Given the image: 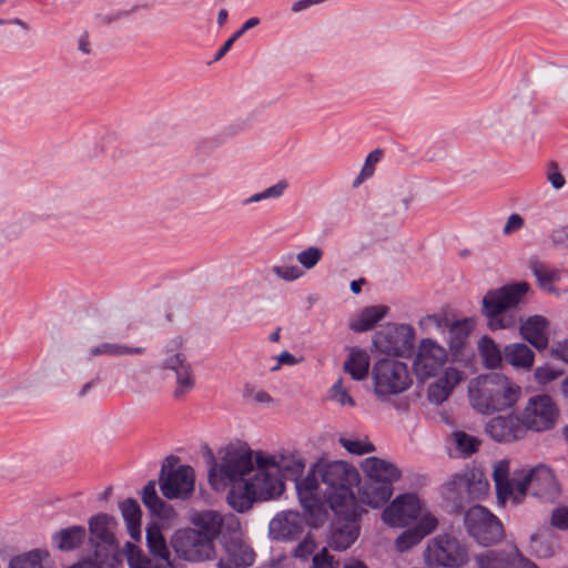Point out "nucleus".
Here are the masks:
<instances>
[{
	"mask_svg": "<svg viewBox=\"0 0 568 568\" xmlns=\"http://www.w3.org/2000/svg\"><path fill=\"white\" fill-rule=\"evenodd\" d=\"M471 407L485 415L513 407L520 395V387L499 373L479 375L469 383Z\"/></svg>",
	"mask_w": 568,
	"mask_h": 568,
	"instance_id": "1",
	"label": "nucleus"
},
{
	"mask_svg": "<svg viewBox=\"0 0 568 568\" xmlns=\"http://www.w3.org/2000/svg\"><path fill=\"white\" fill-rule=\"evenodd\" d=\"M318 475L322 483L327 486L323 495L333 511L345 513L354 510L358 503L353 487L358 483L357 470L346 462H331L318 465Z\"/></svg>",
	"mask_w": 568,
	"mask_h": 568,
	"instance_id": "2",
	"label": "nucleus"
},
{
	"mask_svg": "<svg viewBox=\"0 0 568 568\" xmlns=\"http://www.w3.org/2000/svg\"><path fill=\"white\" fill-rule=\"evenodd\" d=\"M529 284L519 282L487 292L483 300V313L488 318L490 329H501L511 326L513 321L504 313L515 307L527 294Z\"/></svg>",
	"mask_w": 568,
	"mask_h": 568,
	"instance_id": "3",
	"label": "nucleus"
},
{
	"mask_svg": "<svg viewBox=\"0 0 568 568\" xmlns=\"http://www.w3.org/2000/svg\"><path fill=\"white\" fill-rule=\"evenodd\" d=\"M227 494L229 505L239 513L248 510L256 500H268L278 496L283 487L275 479L264 477L231 481Z\"/></svg>",
	"mask_w": 568,
	"mask_h": 568,
	"instance_id": "4",
	"label": "nucleus"
},
{
	"mask_svg": "<svg viewBox=\"0 0 568 568\" xmlns=\"http://www.w3.org/2000/svg\"><path fill=\"white\" fill-rule=\"evenodd\" d=\"M374 393L381 400L398 395L409 388L412 378L405 363L392 359H378L372 369Z\"/></svg>",
	"mask_w": 568,
	"mask_h": 568,
	"instance_id": "5",
	"label": "nucleus"
},
{
	"mask_svg": "<svg viewBox=\"0 0 568 568\" xmlns=\"http://www.w3.org/2000/svg\"><path fill=\"white\" fill-rule=\"evenodd\" d=\"M518 503L530 494L542 501L554 503L561 493L560 486L552 473L546 465H537L529 469H521L520 476L515 478Z\"/></svg>",
	"mask_w": 568,
	"mask_h": 568,
	"instance_id": "6",
	"label": "nucleus"
},
{
	"mask_svg": "<svg viewBox=\"0 0 568 568\" xmlns=\"http://www.w3.org/2000/svg\"><path fill=\"white\" fill-rule=\"evenodd\" d=\"M213 465L209 470V481L214 488L225 483L246 479L254 470L253 453L248 448L229 447L219 465L212 457Z\"/></svg>",
	"mask_w": 568,
	"mask_h": 568,
	"instance_id": "7",
	"label": "nucleus"
},
{
	"mask_svg": "<svg viewBox=\"0 0 568 568\" xmlns=\"http://www.w3.org/2000/svg\"><path fill=\"white\" fill-rule=\"evenodd\" d=\"M468 558L467 549L459 540L448 534L432 538L424 550V560L428 567H460Z\"/></svg>",
	"mask_w": 568,
	"mask_h": 568,
	"instance_id": "8",
	"label": "nucleus"
},
{
	"mask_svg": "<svg viewBox=\"0 0 568 568\" xmlns=\"http://www.w3.org/2000/svg\"><path fill=\"white\" fill-rule=\"evenodd\" d=\"M115 525L116 520L108 514H98L89 520L90 541L94 547L95 559L111 568L118 548L113 534Z\"/></svg>",
	"mask_w": 568,
	"mask_h": 568,
	"instance_id": "9",
	"label": "nucleus"
},
{
	"mask_svg": "<svg viewBox=\"0 0 568 568\" xmlns=\"http://www.w3.org/2000/svg\"><path fill=\"white\" fill-rule=\"evenodd\" d=\"M464 521L469 536L479 545L490 546L504 537L500 520L483 506L470 507L465 514Z\"/></svg>",
	"mask_w": 568,
	"mask_h": 568,
	"instance_id": "10",
	"label": "nucleus"
},
{
	"mask_svg": "<svg viewBox=\"0 0 568 568\" xmlns=\"http://www.w3.org/2000/svg\"><path fill=\"white\" fill-rule=\"evenodd\" d=\"M381 353L398 357H408L413 353L415 329L408 324H387L373 339Z\"/></svg>",
	"mask_w": 568,
	"mask_h": 568,
	"instance_id": "11",
	"label": "nucleus"
},
{
	"mask_svg": "<svg viewBox=\"0 0 568 568\" xmlns=\"http://www.w3.org/2000/svg\"><path fill=\"white\" fill-rule=\"evenodd\" d=\"M318 476V465H315L305 477L300 476L294 480L300 504L313 527H318L326 514L321 498Z\"/></svg>",
	"mask_w": 568,
	"mask_h": 568,
	"instance_id": "12",
	"label": "nucleus"
},
{
	"mask_svg": "<svg viewBox=\"0 0 568 568\" xmlns=\"http://www.w3.org/2000/svg\"><path fill=\"white\" fill-rule=\"evenodd\" d=\"M558 416L559 410L552 398L548 395H537L528 399L521 420L526 432L541 433L554 428Z\"/></svg>",
	"mask_w": 568,
	"mask_h": 568,
	"instance_id": "13",
	"label": "nucleus"
},
{
	"mask_svg": "<svg viewBox=\"0 0 568 568\" xmlns=\"http://www.w3.org/2000/svg\"><path fill=\"white\" fill-rule=\"evenodd\" d=\"M146 544L150 552L154 557L163 560V562H155L138 551L136 554H131L129 557V562L132 568H172L171 552L162 535L161 527L158 524L148 526Z\"/></svg>",
	"mask_w": 568,
	"mask_h": 568,
	"instance_id": "14",
	"label": "nucleus"
},
{
	"mask_svg": "<svg viewBox=\"0 0 568 568\" xmlns=\"http://www.w3.org/2000/svg\"><path fill=\"white\" fill-rule=\"evenodd\" d=\"M345 513L334 511L336 520L332 525L329 546L337 551L349 548L358 538V520L362 515V507L354 506V510L346 509Z\"/></svg>",
	"mask_w": 568,
	"mask_h": 568,
	"instance_id": "15",
	"label": "nucleus"
},
{
	"mask_svg": "<svg viewBox=\"0 0 568 568\" xmlns=\"http://www.w3.org/2000/svg\"><path fill=\"white\" fill-rule=\"evenodd\" d=\"M160 489L168 499H187L194 491V469L187 465H181L165 473L162 467L160 475Z\"/></svg>",
	"mask_w": 568,
	"mask_h": 568,
	"instance_id": "16",
	"label": "nucleus"
},
{
	"mask_svg": "<svg viewBox=\"0 0 568 568\" xmlns=\"http://www.w3.org/2000/svg\"><path fill=\"white\" fill-rule=\"evenodd\" d=\"M447 361L446 349L432 338L420 341L413 363L414 372L419 379L436 376Z\"/></svg>",
	"mask_w": 568,
	"mask_h": 568,
	"instance_id": "17",
	"label": "nucleus"
},
{
	"mask_svg": "<svg viewBox=\"0 0 568 568\" xmlns=\"http://www.w3.org/2000/svg\"><path fill=\"white\" fill-rule=\"evenodd\" d=\"M422 515V505L414 494H403L396 497L382 514L385 524L393 527H404Z\"/></svg>",
	"mask_w": 568,
	"mask_h": 568,
	"instance_id": "18",
	"label": "nucleus"
},
{
	"mask_svg": "<svg viewBox=\"0 0 568 568\" xmlns=\"http://www.w3.org/2000/svg\"><path fill=\"white\" fill-rule=\"evenodd\" d=\"M305 525L313 527L306 513L301 515L298 511L288 510L273 518L270 529L276 539L296 540L301 537Z\"/></svg>",
	"mask_w": 568,
	"mask_h": 568,
	"instance_id": "19",
	"label": "nucleus"
},
{
	"mask_svg": "<svg viewBox=\"0 0 568 568\" xmlns=\"http://www.w3.org/2000/svg\"><path fill=\"white\" fill-rule=\"evenodd\" d=\"M163 368L175 373L173 397L179 400L183 399L195 386V376L185 356L181 353L168 356L164 359Z\"/></svg>",
	"mask_w": 568,
	"mask_h": 568,
	"instance_id": "20",
	"label": "nucleus"
},
{
	"mask_svg": "<svg viewBox=\"0 0 568 568\" xmlns=\"http://www.w3.org/2000/svg\"><path fill=\"white\" fill-rule=\"evenodd\" d=\"M486 432L499 443L524 438L527 433L521 418L514 414L491 418L486 426Z\"/></svg>",
	"mask_w": 568,
	"mask_h": 568,
	"instance_id": "21",
	"label": "nucleus"
},
{
	"mask_svg": "<svg viewBox=\"0 0 568 568\" xmlns=\"http://www.w3.org/2000/svg\"><path fill=\"white\" fill-rule=\"evenodd\" d=\"M438 525V520L430 514H423L417 524L403 531L395 540L396 550L404 552L416 546L426 536L432 534Z\"/></svg>",
	"mask_w": 568,
	"mask_h": 568,
	"instance_id": "22",
	"label": "nucleus"
},
{
	"mask_svg": "<svg viewBox=\"0 0 568 568\" xmlns=\"http://www.w3.org/2000/svg\"><path fill=\"white\" fill-rule=\"evenodd\" d=\"M362 470L375 484L388 486H392L402 476V471L396 465L378 457H368L363 460Z\"/></svg>",
	"mask_w": 568,
	"mask_h": 568,
	"instance_id": "23",
	"label": "nucleus"
},
{
	"mask_svg": "<svg viewBox=\"0 0 568 568\" xmlns=\"http://www.w3.org/2000/svg\"><path fill=\"white\" fill-rule=\"evenodd\" d=\"M517 476H520V471H516L513 478H509V462L506 459L499 460L494 466L493 477L496 486L497 498L500 504L504 505L510 499L514 504H518L515 481Z\"/></svg>",
	"mask_w": 568,
	"mask_h": 568,
	"instance_id": "24",
	"label": "nucleus"
},
{
	"mask_svg": "<svg viewBox=\"0 0 568 568\" xmlns=\"http://www.w3.org/2000/svg\"><path fill=\"white\" fill-rule=\"evenodd\" d=\"M548 322L540 315L527 318L520 326V334L537 349H545L548 346Z\"/></svg>",
	"mask_w": 568,
	"mask_h": 568,
	"instance_id": "25",
	"label": "nucleus"
},
{
	"mask_svg": "<svg viewBox=\"0 0 568 568\" xmlns=\"http://www.w3.org/2000/svg\"><path fill=\"white\" fill-rule=\"evenodd\" d=\"M463 379V373L457 368H447L444 375L428 388V398L432 403H444L456 385Z\"/></svg>",
	"mask_w": 568,
	"mask_h": 568,
	"instance_id": "26",
	"label": "nucleus"
},
{
	"mask_svg": "<svg viewBox=\"0 0 568 568\" xmlns=\"http://www.w3.org/2000/svg\"><path fill=\"white\" fill-rule=\"evenodd\" d=\"M206 537L207 536L191 529L183 532V539L186 547L185 555L189 559L201 561L211 558L214 550V539H210L207 541L205 540Z\"/></svg>",
	"mask_w": 568,
	"mask_h": 568,
	"instance_id": "27",
	"label": "nucleus"
},
{
	"mask_svg": "<svg viewBox=\"0 0 568 568\" xmlns=\"http://www.w3.org/2000/svg\"><path fill=\"white\" fill-rule=\"evenodd\" d=\"M477 568H515L514 547L507 549H487L474 557Z\"/></svg>",
	"mask_w": 568,
	"mask_h": 568,
	"instance_id": "28",
	"label": "nucleus"
},
{
	"mask_svg": "<svg viewBox=\"0 0 568 568\" xmlns=\"http://www.w3.org/2000/svg\"><path fill=\"white\" fill-rule=\"evenodd\" d=\"M194 531L207 536L205 540L215 539L223 525L222 516L215 510H204L192 516Z\"/></svg>",
	"mask_w": 568,
	"mask_h": 568,
	"instance_id": "29",
	"label": "nucleus"
},
{
	"mask_svg": "<svg viewBox=\"0 0 568 568\" xmlns=\"http://www.w3.org/2000/svg\"><path fill=\"white\" fill-rule=\"evenodd\" d=\"M87 538L83 526H71L60 529L52 535V545L61 551H72L79 548Z\"/></svg>",
	"mask_w": 568,
	"mask_h": 568,
	"instance_id": "30",
	"label": "nucleus"
},
{
	"mask_svg": "<svg viewBox=\"0 0 568 568\" xmlns=\"http://www.w3.org/2000/svg\"><path fill=\"white\" fill-rule=\"evenodd\" d=\"M120 510L130 537L136 541L140 540L142 511L139 503L133 498H126L120 504Z\"/></svg>",
	"mask_w": 568,
	"mask_h": 568,
	"instance_id": "31",
	"label": "nucleus"
},
{
	"mask_svg": "<svg viewBox=\"0 0 568 568\" xmlns=\"http://www.w3.org/2000/svg\"><path fill=\"white\" fill-rule=\"evenodd\" d=\"M388 312L385 305L368 306L362 310L358 317L349 324L351 329L363 333L372 329Z\"/></svg>",
	"mask_w": 568,
	"mask_h": 568,
	"instance_id": "32",
	"label": "nucleus"
},
{
	"mask_svg": "<svg viewBox=\"0 0 568 568\" xmlns=\"http://www.w3.org/2000/svg\"><path fill=\"white\" fill-rule=\"evenodd\" d=\"M534 358V352L521 343L507 345L504 349V359L514 367L529 369Z\"/></svg>",
	"mask_w": 568,
	"mask_h": 568,
	"instance_id": "33",
	"label": "nucleus"
},
{
	"mask_svg": "<svg viewBox=\"0 0 568 568\" xmlns=\"http://www.w3.org/2000/svg\"><path fill=\"white\" fill-rule=\"evenodd\" d=\"M474 322L469 318L452 322L448 327V343L454 353H458L465 346L470 332L473 331Z\"/></svg>",
	"mask_w": 568,
	"mask_h": 568,
	"instance_id": "34",
	"label": "nucleus"
},
{
	"mask_svg": "<svg viewBox=\"0 0 568 568\" xmlns=\"http://www.w3.org/2000/svg\"><path fill=\"white\" fill-rule=\"evenodd\" d=\"M369 369V356L363 349H353L344 363V371L355 381L364 379Z\"/></svg>",
	"mask_w": 568,
	"mask_h": 568,
	"instance_id": "35",
	"label": "nucleus"
},
{
	"mask_svg": "<svg viewBox=\"0 0 568 568\" xmlns=\"http://www.w3.org/2000/svg\"><path fill=\"white\" fill-rule=\"evenodd\" d=\"M393 494L392 486L368 485L362 489L361 499L364 504L378 508L386 504Z\"/></svg>",
	"mask_w": 568,
	"mask_h": 568,
	"instance_id": "36",
	"label": "nucleus"
},
{
	"mask_svg": "<svg viewBox=\"0 0 568 568\" xmlns=\"http://www.w3.org/2000/svg\"><path fill=\"white\" fill-rule=\"evenodd\" d=\"M278 460H280V455L278 456L267 455L262 452L256 453V455H255L256 469L253 470L254 471L253 477L260 478V477H264V475H265L267 478L275 479L280 484V486L284 488V484L281 480V478L276 474H272L270 471L271 469H273L275 471L277 470Z\"/></svg>",
	"mask_w": 568,
	"mask_h": 568,
	"instance_id": "37",
	"label": "nucleus"
},
{
	"mask_svg": "<svg viewBox=\"0 0 568 568\" xmlns=\"http://www.w3.org/2000/svg\"><path fill=\"white\" fill-rule=\"evenodd\" d=\"M530 267L539 286L545 291L555 292L554 283L560 278L559 271L539 261H532Z\"/></svg>",
	"mask_w": 568,
	"mask_h": 568,
	"instance_id": "38",
	"label": "nucleus"
},
{
	"mask_svg": "<svg viewBox=\"0 0 568 568\" xmlns=\"http://www.w3.org/2000/svg\"><path fill=\"white\" fill-rule=\"evenodd\" d=\"M478 351L483 362L488 368H496L500 365L504 358L497 344L489 336H483L478 343Z\"/></svg>",
	"mask_w": 568,
	"mask_h": 568,
	"instance_id": "39",
	"label": "nucleus"
},
{
	"mask_svg": "<svg viewBox=\"0 0 568 568\" xmlns=\"http://www.w3.org/2000/svg\"><path fill=\"white\" fill-rule=\"evenodd\" d=\"M141 498L143 505L152 515L162 516L168 510L165 501L162 500L156 493L155 480L148 481L141 491Z\"/></svg>",
	"mask_w": 568,
	"mask_h": 568,
	"instance_id": "40",
	"label": "nucleus"
},
{
	"mask_svg": "<svg viewBox=\"0 0 568 568\" xmlns=\"http://www.w3.org/2000/svg\"><path fill=\"white\" fill-rule=\"evenodd\" d=\"M305 468V462L301 457L294 455L285 456L280 455L278 466L276 473L288 480H295L302 476Z\"/></svg>",
	"mask_w": 568,
	"mask_h": 568,
	"instance_id": "41",
	"label": "nucleus"
},
{
	"mask_svg": "<svg viewBox=\"0 0 568 568\" xmlns=\"http://www.w3.org/2000/svg\"><path fill=\"white\" fill-rule=\"evenodd\" d=\"M144 348L142 347H129L115 343H101L89 349V357H95L101 355L109 356H122V355H134L142 354Z\"/></svg>",
	"mask_w": 568,
	"mask_h": 568,
	"instance_id": "42",
	"label": "nucleus"
},
{
	"mask_svg": "<svg viewBox=\"0 0 568 568\" xmlns=\"http://www.w3.org/2000/svg\"><path fill=\"white\" fill-rule=\"evenodd\" d=\"M476 477L475 473H467L456 477L458 486L465 487L468 495L473 498H479L481 495H485L489 487L488 481L483 478L481 474L478 475V478Z\"/></svg>",
	"mask_w": 568,
	"mask_h": 568,
	"instance_id": "43",
	"label": "nucleus"
},
{
	"mask_svg": "<svg viewBox=\"0 0 568 568\" xmlns=\"http://www.w3.org/2000/svg\"><path fill=\"white\" fill-rule=\"evenodd\" d=\"M49 556L47 550L33 549L10 560L9 568H44L43 560Z\"/></svg>",
	"mask_w": 568,
	"mask_h": 568,
	"instance_id": "44",
	"label": "nucleus"
},
{
	"mask_svg": "<svg viewBox=\"0 0 568 568\" xmlns=\"http://www.w3.org/2000/svg\"><path fill=\"white\" fill-rule=\"evenodd\" d=\"M456 449L463 457H469L479 449L480 440L463 430H457L452 434Z\"/></svg>",
	"mask_w": 568,
	"mask_h": 568,
	"instance_id": "45",
	"label": "nucleus"
},
{
	"mask_svg": "<svg viewBox=\"0 0 568 568\" xmlns=\"http://www.w3.org/2000/svg\"><path fill=\"white\" fill-rule=\"evenodd\" d=\"M338 443L343 448H345L349 454L353 455L361 456L375 450V446L371 442H368L366 437L364 439H361L341 436L338 438Z\"/></svg>",
	"mask_w": 568,
	"mask_h": 568,
	"instance_id": "46",
	"label": "nucleus"
},
{
	"mask_svg": "<svg viewBox=\"0 0 568 568\" xmlns=\"http://www.w3.org/2000/svg\"><path fill=\"white\" fill-rule=\"evenodd\" d=\"M383 152L381 150L372 151L365 159L364 165L358 176L353 181V186H359L365 180L373 176L376 164L381 161Z\"/></svg>",
	"mask_w": 568,
	"mask_h": 568,
	"instance_id": "47",
	"label": "nucleus"
},
{
	"mask_svg": "<svg viewBox=\"0 0 568 568\" xmlns=\"http://www.w3.org/2000/svg\"><path fill=\"white\" fill-rule=\"evenodd\" d=\"M287 187L288 183L285 180H281L276 184L265 189L264 191L255 193L252 196L245 199L244 204H251L268 199H278L284 194Z\"/></svg>",
	"mask_w": 568,
	"mask_h": 568,
	"instance_id": "48",
	"label": "nucleus"
},
{
	"mask_svg": "<svg viewBox=\"0 0 568 568\" xmlns=\"http://www.w3.org/2000/svg\"><path fill=\"white\" fill-rule=\"evenodd\" d=\"M449 318L443 313H436L432 315H427L419 321V326L423 331L429 332L430 329H436L443 333L445 329H448L450 325Z\"/></svg>",
	"mask_w": 568,
	"mask_h": 568,
	"instance_id": "49",
	"label": "nucleus"
},
{
	"mask_svg": "<svg viewBox=\"0 0 568 568\" xmlns=\"http://www.w3.org/2000/svg\"><path fill=\"white\" fill-rule=\"evenodd\" d=\"M323 250L317 246H308L296 255L297 262L306 270L314 268L323 257Z\"/></svg>",
	"mask_w": 568,
	"mask_h": 568,
	"instance_id": "50",
	"label": "nucleus"
},
{
	"mask_svg": "<svg viewBox=\"0 0 568 568\" xmlns=\"http://www.w3.org/2000/svg\"><path fill=\"white\" fill-rule=\"evenodd\" d=\"M229 558L236 568L250 567L255 561V552L247 547H240L229 552Z\"/></svg>",
	"mask_w": 568,
	"mask_h": 568,
	"instance_id": "51",
	"label": "nucleus"
},
{
	"mask_svg": "<svg viewBox=\"0 0 568 568\" xmlns=\"http://www.w3.org/2000/svg\"><path fill=\"white\" fill-rule=\"evenodd\" d=\"M272 272L278 278L286 282H293L304 275V272L295 265H274Z\"/></svg>",
	"mask_w": 568,
	"mask_h": 568,
	"instance_id": "52",
	"label": "nucleus"
},
{
	"mask_svg": "<svg viewBox=\"0 0 568 568\" xmlns=\"http://www.w3.org/2000/svg\"><path fill=\"white\" fill-rule=\"evenodd\" d=\"M331 398L337 402L339 405L345 406H354V399L347 393V390L343 386V381L339 378L336 381L329 389Z\"/></svg>",
	"mask_w": 568,
	"mask_h": 568,
	"instance_id": "53",
	"label": "nucleus"
},
{
	"mask_svg": "<svg viewBox=\"0 0 568 568\" xmlns=\"http://www.w3.org/2000/svg\"><path fill=\"white\" fill-rule=\"evenodd\" d=\"M316 547L317 546L314 538L308 534L296 546L294 550V557L301 560H307L308 557L316 550Z\"/></svg>",
	"mask_w": 568,
	"mask_h": 568,
	"instance_id": "54",
	"label": "nucleus"
},
{
	"mask_svg": "<svg viewBox=\"0 0 568 568\" xmlns=\"http://www.w3.org/2000/svg\"><path fill=\"white\" fill-rule=\"evenodd\" d=\"M338 562L335 561L334 557L328 552L326 548L315 554L312 558L311 568H337Z\"/></svg>",
	"mask_w": 568,
	"mask_h": 568,
	"instance_id": "55",
	"label": "nucleus"
},
{
	"mask_svg": "<svg viewBox=\"0 0 568 568\" xmlns=\"http://www.w3.org/2000/svg\"><path fill=\"white\" fill-rule=\"evenodd\" d=\"M561 374L560 371L555 369L548 365L537 367L535 371V378L539 384L546 385L549 382L556 379Z\"/></svg>",
	"mask_w": 568,
	"mask_h": 568,
	"instance_id": "56",
	"label": "nucleus"
},
{
	"mask_svg": "<svg viewBox=\"0 0 568 568\" xmlns=\"http://www.w3.org/2000/svg\"><path fill=\"white\" fill-rule=\"evenodd\" d=\"M551 525L559 529L568 528V507L557 508L554 510Z\"/></svg>",
	"mask_w": 568,
	"mask_h": 568,
	"instance_id": "57",
	"label": "nucleus"
},
{
	"mask_svg": "<svg viewBox=\"0 0 568 568\" xmlns=\"http://www.w3.org/2000/svg\"><path fill=\"white\" fill-rule=\"evenodd\" d=\"M547 179L556 190H559L565 185V178L559 172V170L555 163H551L549 165L548 172H547Z\"/></svg>",
	"mask_w": 568,
	"mask_h": 568,
	"instance_id": "58",
	"label": "nucleus"
},
{
	"mask_svg": "<svg viewBox=\"0 0 568 568\" xmlns=\"http://www.w3.org/2000/svg\"><path fill=\"white\" fill-rule=\"evenodd\" d=\"M551 241L557 246L568 247V225L555 229L551 233Z\"/></svg>",
	"mask_w": 568,
	"mask_h": 568,
	"instance_id": "59",
	"label": "nucleus"
},
{
	"mask_svg": "<svg viewBox=\"0 0 568 568\" xmlns=\"http://www.w3.org/2000/svg\"><path fill=\"white\" fill-rule=\"evenodd\" d=\"M523 226H524V219L519 214L513 213L508 217L503 232H504V234L509 235V234L520 230Z\"/></svg>",
	"mask_w": 568,
	"mask_h": 568,
	"instance_id": "60",
	"label": "nucleus"
},
{
	"mask_svg": "<svg viewBox=\"0 0 568 568\" xmlns=\"http://www.w3.org/2000/svg\"><path fill=\"white\" fill-rule=\"evenodd\" d=\"M515 568H539L534 561L525 557L517 547H514Z\"/></svg>",
	"mask_w": 568,
	"mask_h": 568,
	"instance_id": "61",
	"label": "nucleus"
},
{
	"mask_svg": "<svg viewBox=\"0 0 568 568\" xmlns=\"http://www.w3.org/2000/svg\"><path fill=\"white\" fill-rule=\"evenodd\" d=\"M296 363L295 356L285 351L277 356V365L274 366L272 371L278 369L282 365H295Z\"/></svg>",
	"mask_w": 568,
	"mask_h": 568,
	"instance_id": "62",
	"label": "nucleus"
},
{
	"mask_svg": "<svg viewBox=\"0 0 568 568\" xmlns=\"http://www.w3.org/2000/svg\"><path fill=\"white\" fill-rule=\"evenodd\" d=\"M258 24H260V19L256 17H252V18L247 19L242 24V27L237 31H235L233 34L235 36V38L240 39L246 31H248L252 28H255Z\"/></svg>",
	"mask_w": 568,
	"mask_h": 568,
	"instance_id": "63",
	"label": "nucleus"
},
{
	"mask_svg": "<svg viewBox=\"0 0 568 568\" xmlns=\"http://www.w3.org/2000/svg\"><path fill=\"white\" fill-rule=\"evenodd\" d=\"M237 40V38H235L234 34H232L225 42L224 44L220 48V50L216 52L215 57H214V61H219L221 60L232 48V45L234 44V42Z\"/></svg>",
	"mask_w": 568,
	"mask_h": 568,
	"instance_id": "64",
	"label": "nucleus"
}]
</instances>
